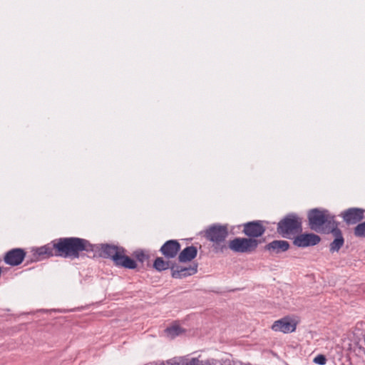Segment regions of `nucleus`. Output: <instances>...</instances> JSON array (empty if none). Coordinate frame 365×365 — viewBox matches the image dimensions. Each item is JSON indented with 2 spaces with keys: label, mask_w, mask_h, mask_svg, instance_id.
<instances>
[{
  "label": "nucleus",
  "mask_w": 365,
  "mask_h": 365,
  "mask_svg": "<svg viewBox=\"0 0 365 365\" xmlns=\"http://www.w3.org/2000/svg\"><path fill=\"white\" fill-rule=\"evenodd\" d=\"M58 256L78 258L81 251H93V245L88 240L78 237L61 238L56 243Z\"/></svg>",
  "instance_id": "1"
},
{
  "label": "nucleus",
  "mask_w": 365,
  "mask_h": 365,
  "mask_svg": "<svg viewBox=\"0 0 365 365\" xmlns=\"http://www.w3.org/2000/svg\"><path fill=\"white\" fill-rule=\"evenodd\" d=\"M308 220L310 228L316 232H329V230L337 225L334 216L327 210H311L308 212Z\"/></svg>",
  "instance_id": "2"
},
{
  "label": "nucleus",
  "mask_w": 365,
  "mask_h": 365,
  "mask_svg": "<svg viewBox=\"0 0 365 365\" xmlns=\"http://www.w3.org/2000/svg\"><path fill=\"white\" fill-rule=\"evenodd\" d=\"M101 255L103 257L111 258L118 266L128 269L136 267L135 262L125 255V250L122 247L110 245H101Z\"/></svg>",
  "instance_id": "3"
},
{
  "label": "nucleus",
  "mask_w": 365,
  "mask_h": 365,
  "mask_svg": "<svg viewBox=\"0 0 365 365\" xmlns=\"http://www.w3.org/2000/svg\"><path fill=\"white\" fill-rule=\"evenodd\" d=\"M302 218L296 214L287 215L278 222L277 232L284 237L296 234L302 230Z\"/></svg>",
  "instance_id": "4"
},
{
  "label": "nucleus",
  "mask_w": 365,
  "mask_h": 365,
  "mask_svg": "<svg viewBox=\"0 0 365 365\" xmlns=\"http://www.w3.org/2000/svg\"><path fill=\"white\" fill-rule=\"evenodd\" d=\"M227 235L228 230L225 225L216 224L210 226L205 230V237L216 245L223 242Z\"/></svg>",
  "instance_id": "5"
},
{
  "label": "nucleus",
  "mask_w": 365,
  "mask_h": 365,
  "mask_svg": "<svg viewBox=\"0 0 365 365\" xmlns=\"http://www.w3.org/2000/svg\"><path fill=\"white\" fill-rule=\"evenodd\" d=\"M257 246V241L251 238L236 237L229 242V248L235 252H250Z\"/></svg>",
  "instance_id": "6"
},
{
  "label": "nucleus",
  "mask_w": 365,
  "mask_h": 365,
  "mask_svg": "<svg viewBox=\"0 0 365 365\" xmlns=\"http://www.w3.org/2000/svg\"><path fill=\"white\" fill-rule=\"evenodd\" d=\"M320 240L319 236L313 233L301 234L295 237L294 244L299 247H306L317 245Z\"/></svg>",
  "instance_id": "7"
},
{
  "label": "nucleus",
  "mask_w": 365,
  "mask_h": 365,
  "mask_svg": "<svg viewBox=\"0 0 365 365\" xmlns=\"http://www.w3.org/2000/svg\"><path fill=\"white\" fill-rule=\"evenodd\" d=\"M26 255L24 250L20 248H15L7 252L4 256V262L6 264L16 266L20 264Z\"/></svg>",
  "instance_id": "8"
},
{
  "label": "nucleus",
  "mask_w": 365,
  "mask_h": 365,
  "mask_svg": "<svg viewBox=\"0 0 365 365\" xmlns=\"http://www.w3.org/2000/svg\"><path fill=\"white\" fill-rule=\"evenodd\" d=\"M296 323L289 318H283L274 322L272 326L274 331H281L284 334L291 333L296 329Z\"/></svg>",
  "instance_id": "9"
},
{
  "label": "nucleus",
  "mask_w": 365,
  "mask_h": 365,
  "mask_svg": "<svg viewBox=\"0 0 365 365\" xmlns=\"http://www.w3.org/2000/svg\"><path fill=\"white\" fill-rule=\"evenodd\" d=\"M344 220L349 225L356 224L364 217V210L360 208H349L341 214Z\"/></svg>",
  "instance_id": "10"
},
{
  "label": "nucleus",
  "mask_w": 365,
  "mask_h": 365,
  "mask_svg": "<svg viewBox=\"0 0 365 365\" xmlns=\"http://www.w3.org/2000/svg\"><path fill=\"white\" fill-rule=\"evenodd\" d=\"M264 227L259 221L250 222L244 225L243 232L249 237H260L264 234Z\"/></svg>",
  "instance_id": "11"
},
{
  "label": "nucleus",
  "mask_w": 365,
  "mask_h": 365,
  "mask_svg": "<svg viewBox=\"0 0 365 365\" xmlns=\"http://www.w3.org/2000/svg\"><path fill=\"white\" fill-rule=\"evenodd\" d=\"M180 250V243L175 240L167 241L160 248V252L167 258L175 257Z\"/></svg>",
  "instance_id": "12"
},
{
  "label": "nucleus",
  "mask_w": 365,
  "mask_h": 365,
  "mask_svg": "<svg viewBox=\"0 0 365 365\" xmlns=\"http://www.w3.org/2000/svg\"><path fill=\"white\" fill-rule=\"evenodd\" d=\"M329 232H331L334 237V240L329 245V250L331 252H338L344 243L341 231L337 227V225H336L329 230Z\"/></svg>",
  "instance_id": "13"
},
{
  "label": "nucleus",
  "mask_w": 365,
  "mask_h": 365,
  "mask_svg": "<svg viewBox=\"0 0 365 365\" xmlns=\"http://www.w3.org/2000/svg\"><path fill=\"white\" fill-rule=\"evenodd\" d=\"M56 242H53V243L47 244L41 247L36 248L35 251V255H36L40 259H43L51 256H58L57 248L55 246V243Z\"/></svg>",
  "instance_id": "14"
},
{
  "label": "nucleus",
  "mask_w": 365,
  "mask_h": 365,
  "mask_svg": "<svg viewBox=\"0 0 365 365\" xmlns=\"http://www.w3.org/2000/svg\"><path fill=\"white\" fill-rule=\"evenodd\" d=\"M289 247V244L285 240H274L265 247L266 250L275 253L279 254L287 251Z\"/></svg>",
  "instance_id": "15"
},
{
  "label": "nucleus",
  "mask_w": 365,
  "mask_h": 365,
  "mask_svg": "<svg viewBox=\"0 0 365 365\" xmlns=\"http://www.w3.org/2000/svg\"><path fill=\"white\" fill-rule=\"evenodd\" d=\"M172 269V277L177 279H180L182 277H186L187 276L192 275L197 272V266H190L188 267H177L175 269L174 267L171 268Z\"/></svg>",
  "instance_id": "16"
},
{
  "label": "nucleus",
  "mask_w": 365,
  "mask_h": 365,
  "mask_svg": "<svg viewBox=\"0 0 365 365\" xmlns=\"http://www.w3.org/2000/svg\"><path fill=\"white\" fill-rule=\"evenodd\" d=\"M197 254V250L194 246L185 247L179 255L178 259L180 262H190Z\"/></svg>",
  "instance_id": "17"
},
{
  "label": "nucleus",
  "mask_w": 365,
  "mask_h": 365,
  "mask_svg": "<svg viewBox=\"0 0 365 365\" xmlns=\"http://www.w3.org/2000/svg\"><path fill=\"white\" fill-rule=\"evenodd\" d=\"M183 365H216V361L214 359L200 360L198 358H192Z\"/></svg>",
  "instance_id": "18"
},
{
  "label": "nucleus",
  "mask_w": 365,
  "mask_h": 365,
  "mask_svg": "<svg viewBox=\"0 0 365 365\" xmlns=\"http://www.w3.org/2000/svg\"><path fill=\"white\" fill-rule=\"evenodd\" d=\"M167 335L170 338H174L182 332V328L177 324H174L165 329Z\"/></svg>",
  "instance_id": "19"
},
{
  "label": "nucleus",
  "mask_w": 365,
  "mask_h": 365,
  "mask_svg": "<svg viewBox=\"0 0 365 365\" xmlns=\"http://www.w3.org/2000/svg\"><path fill=\"white\" fill-rule=\"evenodd\" d=\"M154 267L158 271H163L168 269L169 264L161 257H158L153 264Z\"/></svg>",
  "instance_id": "20"
},
{
  "label": "nucleus",
  "mask_w": 365,
  "mask_h": 365,
  "mask_svg": "<svg viewBox=\"0 0 365 365\" xmlns=\"http://www.w3.org/2000/svg\"><path fill=\"white\" fill-rule=\"evenodd\" d=\"M354 235L356 237H365V222L359 224L354 229Z\"/></svg>",
  "instance_id": "21"
},
{
  "label": "nucleus",
  "mask_w": 365,
  "mask_h": 365,
  "mask_svg": "<svg viewBox=\"0 0 365 365\" xmlns=\"http://www.w3.org/2000/svg\"><path fill=\"white\" fill-rule=\"evenodd\" d=\"M314 361L319 365H324L326 364L327 359L324 355H318L314 359Z\"/></svg>",
  "instance_id": "22"
},
{
  "label": "nucleus",
  "mask_w": 365,
  "mask_h": 365,
  "mask_svg": "<svg viewBox=\"0 0 365 365\" xmlns=\"http://www.w3.org/2000/svg\"><path fill=\"white\" fill-rule=\"evenodd\" d=\"M137 257L140 261L143 262V260L145 259V255L143 253H141L140 255H138Z\"/></svg>",
  "instance_id": "23"
},
{
  "label": "nucleus",
  "mask_w": 365,
  "mask_h": 365,
  "mask_svg": "<svg viewBox=\"0 0 365 365\" xmlns=\"http://www.w3.org/2000/svg\"><path fill=\"white\" fill-rule=\"evenodd\" d=\"M225 365H231L230 364H225Z\"/></svg>",
  "instance_id": "24"
}]
</instances>
